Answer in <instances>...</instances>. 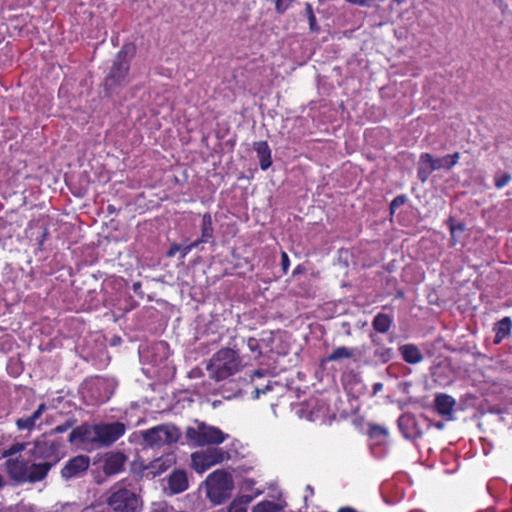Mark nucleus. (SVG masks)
Returning <instances> with one entry per match:
<instances>
[{
	"label": "nucleus",
	"instance_id": "nucleus-1",
	"mask_svg": "<svg viewBox=\"0 0 512 512\" xmlns=\"http://www.w3.org/2000/svg\"><path fill=\"white\" fill-rule=\"evenodd\" d=\"M29 443L17 442L2 452V457L7 458L5 468L11 480L18 484L40 482L47 476L52 468V463H36L32 458L21 455L26 451Z\"/></svg>",
	"mask_w": 512,
	"mask_h": 512
},
{
	"label": "nucleus",
	"instance_id": "nucleus-2",
	"mask_svg": "<svg viewBox=\"0 0 512 512\" xmlns=\"http://www.w3.org/2000/svg\"><path fill=\"white\" fill-rule=\"evenodd\" d=\"M125 433V426L120 422L98 425H82L69 434V442L80 441L82 443L98 446L110 445Z\"/></svg>",
	"mask_w": 512,
	"mask_h": 512
},
{
	"label": "nucleus",
	"instance_id": "nucleus-3",
	"mask_svg": "<svg viewBox=\"0 0 512 512\" xmlns=\"http://www.w3.org/2000/svg\"><path fill=\"white\" fill-rule=\"evenodd\" d=\"M107 504L115 512H138L142 506L140 497L127 481H120L110 488Z\"/></svg>",
	"mask_w": 512,
	"mask_h": 512
},
{
	"label": "nucleus",
	"instance_id": "nucleus-4",
	"mask_svg": "<svg viewBox=\"0 0 512 512\" xmlns=\"http://www.w3.org/2000/svg\"><path fill=\"white\" fill-rule=\"evenodd\" d=\"M241 368V359L237 352L230 348H223L210 359L207 370L210 378L222 381L236 374Z\"/></svg>",
	"mask_w": 512,
	"mask_h": 512
},
{
	"label": "nucleus",
	"instance_id": "nucleus-5",
	"mask_svg": "<svg viewBox=\"0 0 512 512\" xmlns=\"http://www.w3.org/2000/svg\"><path fill=\"white\" fill-rule=\"evenodd\" d=\"M233 487L231 474L224 470H216L206 479L207 497L216 505L230 498Z\"/></svg>",
	"mask_w": 512,
	"mask_h": 512
},
{
	"label": "nucleus",
	"instance_id": "nucleus-6",
	"mask_svg": "<svg viewBox=\"0 0 512 512\" xmlns=\"http://www.w3.org/2000/svg\"><path fill=\"white\" fill-rule=\"evenodd\" d=\"M459 159V152L443 157H434L430 153H422L418 162V178L422 183H425L432 172L441 169L450 170L458 163Z\"/></svg>",
	"mask_w": 512,
	"mask_h": 512
},
{
	"label": "nucleus",
	"instance_id": "nucleus-7",
	"mask_svg": "<svg viewBox=\"0 0 512 512\" xmlns=\"http://www.w3.org/2000/svg\"><path fill=\"white\" fill-rule=\"evenodd\" d=\"M145 445L154 448L176 443L180 436V430L172 424H161L140 432Z\"/></svg>",
	"mask_w": 512,
	"mask_h": 512
},
{
	"label": "nucleus",
	"instance_id": "nucleus-8",
	"mask_svg": "<svg viewBox=\"0 0 512 512\" xmlns=\"http://www.w3.org/2000/svg\"><path fill=\"white\" fill-rule=\"evenodd\" d=\"M132 48L123 47L117 54L111 71L106 78L105 86L108 90H115L117 87L126 85L129 82V61Z\"/></svg>",
	"mask_w": 512,
	"mask_h": 512
},
{
	"label": "nucleus",
	"instance_id": "nucleus-9",
	"mask_svg": "<svg viewBox=\"0 0 512 512\" xmlns=\"http://www.w3.org/2000/svg\"><path fill=\"white\" fill-rule=\"evenodd\" d=\"M186 437L198 446L221 444L229 435L221 431L215 426L205 423H198L196 427H188L186 429Z\"/></svg>",
	"mask_w": 512,
	"mask_h": 512
},
{
	"label": "nucleus",
	"instance_id": "nucleus-10",
	"mask_svg": "<svg viewBox=\"0 0 512 512\" xmlns=\"http://www.w3.org/2000/svg\"><path fill=\"white\" fill-rule=\"evenodd\" d=\"M30 445L26 450V454L35 460H43L42 462L52 463L55 465L59 459L60 443L46 437H40L33 442H28Z\"/></svg>",
	"mask_w": 512,
	"mask_h": 512
},
{
	"label": "nucleus",
	"instance_id": "nucleus-11",
	"mask_svg": "<svg viewBox=\"0 0 512 512\" xmlns=\"http://www.w3.org/2000/svg\"><path fill=\"white\" fill-rule=\"evenodd\" d=\"M230 455L221 448H209L204 451L194 452L191 455L192 466L198 473H203L210 467L228 460Z\"/></svg>",
	"mask_w": 512,
	"mask_h": 512
},
{
	"label": "nucleus",
	"instance_id": "nucleus-12",
	"mask_svg": "<svg viewBox=\"0 0 512 512\" xmlns=\"http://www.w3.org/2000/svg\"><path fill=\"white\" fill-rule=\"evenodd\" d=\"M174 463L175 456L173 454H165L147 464L143 461L135 462L134 470L138 471L142 477L154 478L168 470Z\"/></svg>",
	"mask_w": 512,
	"mask_h": 512
},
{
	"label": "nucleus",
	"instance_id": "nucleus-13",
	"mask_svg": "<svg viewBox=\"0 0 512 512\" xmlns=\"http://www.w3.org/2000/svg\"><path fill=\"white\" fill-rule=\"evenodd\" d=\"M89 464L88 456L78 455L67 462L62 468L61 474L66 479L80 477L88 469Z\"/></svg>",
	"mask_w": 512,
	"mask_h": 512
},
{
	"label": "nucleus",
	"instance_id": "nucleus-14",
	"mask_svg": "<svg viewBox=\"0 0 512 512\" xmlns=\"http://www.w3.org/2000/svg\"><path fill=\"white\" fill-rule=\"evenodd\" d=\"M126 457L120 452H111L105 456L103 471L107 475H114L123 470Z\"/></svg>",
	"mask_w": 512,
	"mask_h": 512
},
{
	"label": "nucleus",
	"instance_id": "nucleus-15",
	"mask_svg": "<svg viewBox=\"0 0 512 512\" xmlns=\"http://www.w3.org/2000/svg\"><path fill=\"white\" fill-rule=\"evenodd\" d=\"M399 352L403 360L409 364L415 365L423 361L424 356L415 344H404L399 347Z\"/></svg>",
	"mask_w": 512,
	"mask_h": 512
},
{
	"label": "nucleus",
	"instance_id": "nucleus-16",
	"mask_svg": "<svg viewBox=\"0 0 512 512\" xmlns=\"http://www.w3.org/2000/svg\"><path fill=\"white\" fill-rule=\"evenodd\" d=\"M168 486L172 494L184 492L188 488V479L184 471H174L169 479Z\"/></svg>",
	"mask_w": 512,
	"mask_h": 512
},
{
	"label": "nucleus",
	"instance_id": "nucleus-17",
	"mask_svg": "<svg viewBox=\"0 0 512 512\" xmlns=\"http://www.w3.org/2000/svg\"><path fill=\"white\" fill-rule=\"evenodd\" d=\"M456 400L448 394H438L435 397V407L437 412L442 416H451Z\"/></svg>",
	"mask_w": 512,
	"mask_h": 512
},
{
	"label": "nucleus",
	"instance_id": "nucleus-18",
	"mask_svg": "<svg viewBox=\"0 0 512 512\" xmlns=\"http://www.w3.org/2000/svg\"><path fill=\"white\" fill-rule=\"evenodd\" d=\"M254 150L259 158L260 167L262 170H267L271 164V150L266 141H259L254 143Z\"/></svg>",
	"mask_w": 512,
	"mask_h": 512
},
{
	"label": "nucleus",
	"instance_id": "nucleus-19",
	"mask_svg": "<svg viewBox=\"0 0 512 512\" xmlns=\"http://www.w3.org/2000/svg\"><path fill=\"white\" fill-rule=\"evenodd\" d=\"M512 329V320L510 317H504L498 321L494 326L495 339L494 343L499 344L504 338H506Z\"/></svg>",
	"mask_w": 512,
	"mask_h": 512
},
{
	"label": "nucleus",
	"instance_id": "nucleus-20",
	"mask_svg": "<svg viewBox=\"0 0 512 512\" xmlns=\"http://www.w3.org/2000/svg\"><path fill=\"white\" fill-rule=\"evenodd\" d=\"M392 322L393 320L389 315L385 313H378L372 321V326L375 331L379 333H386L390 329Z\"/></svg>",
	"mask_w": 512,
	"mask_h": 512
},
{
	"label": "nucleus",
	"instance_id": "nucleus-21",
	"mask_svg": "<svg viewBox=\"0 0 512 512\" xmlns=\"http://www.w3.org/2000/svg\"><path fill=\"white\" fill-rule=\"evenodd\" d=\"M213 237L212 217L209 213H205L202 217L201 238L200 243H206Z\"/></svg>",
	"mask_w": 512,
	"mask_h": 512
},
{
	"label": "nucleus",
	"instance_id": "nucleus-22",
	"mask_svg": "<svg viewBox=\"0 0 512 512\" xmlns=\"http://www.w3.org/2000/svg\"><path fill=\"white\" fill-rule=\"evenodd\" d=\"M449 230L451 234V244L456 245L460 242L462 234L465 231V225L463 223H455L452 218L448 220Z\"/></svg>",
	"mask_w": 512,
	"mask_h": 512
},
{
	"label": "nucleus",
	"instance_id": "nucleus-23",
	"mask_svg": "<svg viewBox=\"0 0 512 512\" xmlns=\"http://www.w3.org/2000/svg\"><path fill=\"white\" fill-rule=\"evenodd\" d=\"M355 349L348 348L345 346L337 347L333 350V352L328 356V361H338L341 359L351 358L353 357Z\"/></svg>",
	"mask_w": 512,
	"mask_h": 512
},
{
	"label": "nucleus",
	"instance_id": "nucleus-24",
	"mask_svg": "<svg viewBox=\"0 0 512 512\" xmlns=\"http://www.w3.org/2000/svg\"><path fill=\"white\" fill-rule=\"evenodd\" d=\"M281 507L272 501H262L258 503L252 512H281Z\"/></svg>",
	"mask_w": 512,
	"mask_h": 512
},
{
	"label": "nucleus",
	"instance_id": "nucleus-25",
	"mask_svg": "<svg viewBox=\"0 0 512 512\" xmlns=\"http://www.w3.org/2000/svg\"><path fill=\"white\" fill-rule=\"evenodd\" d=\"M374 356L381 363L384 364L391 360V358L393 356V350H392V348H389V347L379 346L375 349Z\"/></svg>",
	"mask_w": 512,
	"mask_h": 512
},
{
	"label": "nucleus",
	"instance_id": "nucleus-26",
	"mask_svg": "<svg viewBox=\"0 0 512 512\" xmlns=\"http://www.w3.org/2000/svg\"><path fill=\"white\" fill-rule=\"evenodd\" d=\"M15 425H16L17 429L20 431H23V430L32 431L34 428H36L35 425L33 424V421H31L29 416L19 417L15 421Z\"/></svg>",
	"mask_w": 512,
	"mask_h": 512
},
{
	"label": "nucleus",
	"instance_id": "nucleus-27",
	"mask_svg": "<svg viewBox=\"0 0 512 512\" xmlns=\"http://www.w3.org/2000/svg\"><path fill=\"white\" fill-rule=\"evenodd\" d=\"M296 0H275V10L279 14L285 13Z\"/></svg>",
	"mask_w": 512,
	"mask_h": 512
},
{
	"label": "nucleus",
	"instance_id": "nucleus-28",
	"mask_svg": "<svg viewBox=\"0 0 512 512\" xmlns=\"http://www.w3.org/2000/svg\"><path fill=\"white\" fill-rule=\"evenodd\" d=\"M511 181V175L509 173H503L501 175H496L494 178L495 186L498 189H502Z\"/></svg>",
	"mask_w": 512,
	"mask_h": 512
},
{
	"label": "nucleus",
	"instance_id": "nucleus-29",
	"mask_svg": "<svg viewBox=\"0 0 512 512\" xmlns=\"http://www.w3.org/2000/svg\"><path fill=\"white\" fill-rule=\"evenodd\" d=\"M47 410V406L45 403H41L37 409L30 415L31 421H33V424L35 427L37 426V421L42 417L43 413Z\"/></svg>",
	"mask_w": 512,
	"mask_h": 512
},
{
	"label": "nucleus",
	"instance_id": "nucleus-30",
	"mask_svg": "<svg viewBox=\"0 0 512 512\" xmlns=\"http://www.w3.org/2000/svg\"><path fill=\"white\" fill-rule=\"evenodd\" d=\"M47 410V406L45 403H41L37 409L30 415L31 421H33V424L35 427L37 426V421L42 417L43 413Z\"/></svg>",
	"mask_w": 512,
	"mask_h": 512
},
{
	"label": "nucleus",
	"instance_id": "nucleus-31",
	"mask_svg": "<svg viewBox=\"0 0 512 512\" xmlns=\"http://www.w3.org/2000/svg\"><path fill=\"white\" fill-rule=\"evenodd\" d=\"M407 200V197L405 195H399L395 197L391 204H390V210L391 213H394L397 208L401 207Z\"/></svg>",
	"mask_w": 512,
	"mask_h": 512
},
{
	"label": "nucleus",
	"instance_id": "nucleus-32",
	"mask_svg": "<svg viewBox=\"0 0 512 512\" xmlns=\"http://www.w3.org/2000/svg\"><path fill=\"white\" fill-rule=\"evenodd\" d=\"M228 512H247V507L242 502L233 501L229 506Z\"/></svg>",
	"mask_w": 512,
	"mask_h": 512
},
{
	"label": "nucleus",
	"instance_id": "nucleus-33",
	"mask_svg": "<svg viewBox=\"0 0 512 512\" xmlns=\"http://www.w3.org/2000/svg\"><path fill=\"white\" fill-rule=\"evenodd\" d=\"M381 435H387V430L381 426H378V425H373L371 426L370 428V436L371 437H376V436H381Z\"/></svg>",
	"mask_w": 512,
	"mask_h": 512
},
{
	"label": "nucleus",
	"instance_id": "nucleus-34",
	"mask_svg": "<svg viewBox=\"0 0 512 512\" xmlns=\"http://www.w3.org/2000/svg\"><path fill=\"white\" fill-rule=\"evenodd\" d=\"M200 244V241H195L189 245L181 246L179 252L182 253V257H185L188 253H190L194 248H196Z\"/></svg>",
	"mask_w": 512,
	"mask_h": 512
},
{
	"label": "nucleus",
	"instance_id": "nucleus-35",
	"mask_svg": "<svg viewBox=\"0 0 512 512\" xmlns=\"http://www.w3.org/2000/svg\"><path fill=\"white\" fill-rule=\"evenodd\" d=\"M281 266H282L283 272L287 273L289 266H290V261H289V257L287 255V253L284 251L281 253Z\"/></svg>",
	"mask_w": 512,
	"mask_h": 512
},
{
	"label": "nucleus",
	"instance_id": "nucleus-36",
	"mask_svg": "<svg viewBox=\"0 0 512 512\" xmlns=\"http://www.w3.org/2000/svg\"><path fill=\"white\" fill-rule=\"evenodd\" d=\"M350 4L358 5L361 7H370L372 5V0H346Z\"/></svg>",
	"mask_w": 512,
	"mask_h": 512
},
{
	"label": "nucleus",
	"instance_id": "nucleus-37",
	"mask_svg": "<svg viewBox=\"0 0 512 512\" xmlns=\"http://www.w3.org/2000/svg\"><path fill=\"white\" fill-rule=\"evenodd\" d=\"M308 21H309V28L311 31H318L319 30V27L317 25V21H316V17L314 14H311L309 17H308Z\"/></svg>",
	"mask_w": 512,
	"mask_h": 512
},
{
	"label": "nucleus",
	"instance_id": "nucleus-38",
	"mask_svg": "<svg viewBox=\"0 0 512 512\" xmlns=\"http://www.w3.org/2000/svg\"><path fill=\"white\" fill-rule=\"evenodd\" d=\"M71 427L70 424L66 423V424H62V425H58L54 428V432L55 433H63L65 431H67L69 428Z\"/></svg>",
	"mask_w": 512,
	"mask_h": 512
},
{
	"label": "nucleus",
	"instance_id": "nucleus-39",
	"mask_svg": "<svg viewBox=\"0 0 512 512\" xmlns=\"http://www.w3.org/2000/svg\"><path fill=\"white\" fill-rule=\"evenodd\" d=\"M180 249H181V246H179V245H173V246L170 248L169 252H168V256H174V255L176 254V252H179V251H180Z\"/></svg>",
	"mask_w": 512,
	"mask_h": 512
},
{
	"label": "nucleus",
	"instance_id": "nucleus-40",
	"mask_svg": "<svg viewBox=\"0 0 512 512\" xmlns=\"http://www.w3.org/2000/svg\"><path fill=\"white\" fill-rule=\"evenodd\" d=\"M305 13H306L307 18H308L311 14H314L313 9H312V5H311L310 3H306V4H305Z\"/></svg>",
	"mask_w": 512,
	"mask_h": 512
},
{
	"label": "nucleus",
	"instance_id": "nucleus-41",
	"mask_svg": "<svg viewBox=\"0 0 512 512\" xmlns=\"http://www.w3.org/2000/svg\"><path fill=\"white\" fill-rule=\"evenodd\" d=\"M383 389V384L380 383V382H377L373 385V393L374 394H377L378 392H380L381 390Z\"/></svg>",
	"mask_w": 512,
	"mask_h": 512
},
{
	"label": "nucleus",
	"instance_id": "nucleus-42",
	"mask_svg": "<svg viewBox=\"0 0 512 512\" xmlns=\"http://www.w3.org/2000/svg\"><path fill=\"white\" fill-rule=\"evenodd\" d=\"M270 389L269 385H266L264 389L255 388L256 397L258 398L260 394H265L267 390Z\"/></svg>",
	"mask_w": 512,
	"mask_h": 512
},
{
	"label": "nucleus",
	"instance_id": "nucleus-43",
	"mask_svg": "<svg viewBox=\"0 0 512 512\" xmlns=\"http://www.w3.org/2000/svg\"><path fill=\"white\" fill-rule=\"evenodd\" d=\"M370 337H371L372 343L376 346V348L379 347V346H382L380 344V341H379L378 337L374 336L373 334H371Z\"/></svg>",
	"mask_w": 512,
	"mask_h": 512
},
{
	"label": "nucleus",
	"instance_id": "nucleus-44",
	"mask_svg": "<svg viewBox=\"0 0 512 512\" xmlns=\"http://www.w3.org/2000/svg\"><path fill=\"white\" fill-rule=\"evenodd\" d=\"M263 376V372L260 371V370H256L253 372V374L251 375V378L253 379L254 377H262Z\"/></svg>",
	"mask_w": 512,
	"mask_h": 512
},
{
	"label": "nucleus",
	"instance_id": "nucleus-45",
	"mask_svg": "<svg viewBox=\"0 0 512 512\" xmlns=\"http://www.w3.org/2000/svg\"><path fill=\"white\" fill-rule=\"evenodd\" d=\"M433 426L438 429V430H442L444 428V423L443 422H436L433 424Z\"/></svg>",
	"mask_w": 512,
	"mask_h": 512
},
{
	"label": "nucleus",
	"instance_id": "nucleus-46",
	"mask_svg": "<svg viewBox=\"0 0 512 512\" xmlns=\"http://www.w3.org/2000/svg\"><path fill=\"white\" fill-rule=\"evenodd\" d=\"M338 512H357V511L352 508L345 507V508H341Z\"/></svg>",
	"mask_w": 512,
	"mask_h": 512
},
{
	"label": "nucleus",
	"instance_id": "nucleus-47",
	"mask_svg": "<svg viewBox=\"0 0 512 512\" xmlns=\"http://www.w3.org/2000/svg\"><path fill=\"white\" fill-rule=\"evenodd\" d=\"M256 344V340L255 339H249L248 341V345L249 347L253 350L254 349V345Z\"/></svg>",
	"mask_w": 512,
	"mask_h": 512
},
{
	"label": "nucleus",
	"instance_id": "nucleus-48",
	"mask_svg": "<svg viewBox=\"0 0 512 512\" xmlns=\"http://www.w3.org/2000/svg\"><path fill=\"white\" fill-rule=\"evenodd\" d=\"M6 481L4 477L0 474V489L4 487Z\"/></svg>",
	"mask_w": 512,
	"mask_h": 512
},
{
	"label": "nucleus",
	"instance_id": "nucleus-49",
	"mask_svg": "<svg viewBox=\"0 0 512 512\" xmlns=\"http://www.w3.org/2000/svg\"><path fill=\"white\" fill-rule=\"evenodd\" d=\"M306 490L310 493V495H313V488L310 485L306 487Z\"/></svg>",
	"mask_w": 512,
	"mask_h": 512
},
{
	"label": "nucleus",
	"instance_id": "nucleus-50",
	"mask_svg": "<svg viewBox=\"0 0 512 512\" xmlns=\"http://www.w3.org/2000/svg\"><path fill=\"white\" fill-rule=\"evenodd\" d=\"M252 483H253V481H252V480H246V481H245V484H246V486H247V487H250V485H251Z\"/></svg>",
	"mask_w": 512,
	"mask_h": 512
},
{
	"label": "nucleus",
	"instance_id": "nucleus-51",
	"mask_svg": "<svg viewBox=\"0 0 512 512\" xmlns=\"http://www.w3.org/2000/svg\"><path fill=\"white\" fill-rule=\"evenodd\" d=\"M394 2H396L397 4H402L403 2H405V0H393Z\"/></svg>",
	"mask_w": 512,
	"mask_h": 512
},
{
	"label": "nucleus",
	"instance_id": "nucleus-52",
	"mask_svg": "<svg viewBox=\"0 0 512 512\" xmlns=\"http://www.w3.org/2000/svg\"><path fill=\"white\" fill-rule=\"evenodd\" d=\"M140 286V284H134V289L136 290L138 287Z\"/></svg>",
	"mask_w": 512,
	"mask_h": 512
}]
</instances>
